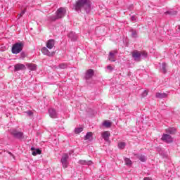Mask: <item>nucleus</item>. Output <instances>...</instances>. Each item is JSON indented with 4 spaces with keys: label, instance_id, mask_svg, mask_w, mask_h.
I'll use <instances>...</instances> for the list:
<instances>
[{
    "label": "nucleus",
    "instance_id": "nucleus-7",
    "mask_svg": "<svg viewBox=\"0 0 180 180\" xmlns=\"http://www.w3.org/2000/svg\"><path fill=\"white\" fill-rule=\"evenodd\" d=\"M61 163L63 165V168H67L68 167V155L65 154L62 156Z\"/></svg>",
    "mask_w": 180,
    "mask_h": 180
},
{
    "label": "nucleus",
    "instance_id": "nucleus-4",
    "mask_svg": "<svg viewBox=\"0 0 180 180\" xmlns=\"http://www.w3.org/2000/svg\"><path fill=\"white\" fill-rule=\"evenodd\" d=\"M24 46L25 44L23 42H17L14 44L11 49L13 54H19V53L23 50Z\"/></svg>",
    "mask_w": 180,
    "mask_h": 180
},
{
    "label": "nucleus",
    "instance_id": "nucleus-33",
    "mask_svg": "<svg viewBox=\"0 0 180 180\" xmlns=\"http://www.w3.org/2000/svg\"><path fill=\"white\" fill-rule=\"evenodd\" d=\"M25 13H26V8L21 11V13H20V18H22V16H23Z\"/></svg>",
    "mask_w": 180,
    "mask_h": 180
},
{
    "label": "nucleus",
    "instance_id": "nucleus-22",
    "mask_svg": "<svg viewBox=\"0 0 180 180\" xmlns=\"http://www.w3.org/2000/svg\"><path fill=\"white\" fill-rule=\"evenodd\" d=\"M160 71L163 72V74H165L167 72V63H162V65L160 67Z\"/></svg>",
    "mask_w": 180,
    "mask_h": 180
},
{
    "label": "nucleus",
    "instance_id": "nucleus-24",
    "mask_svg": "<svg viewBox=\"0 0 180 180\" xmlns=\"http://www.w3.org/2000/svg\"><path fill=\"white\" fill-rule=\"evenodd\" d=\"M130 32L131 33V37H133L134 39H137L138 37L137 31H136V30L131 29L130 30Z\"/></svg>",
    "mask_w": 180,
    "mask_h": 180
},
{
    "label": "nucleus",
    "instance_id": "nucleus-35",
    "mask_svg": "<svg viewBox=\"0 0 180 180\" xmlns=\"http://www.w3.org/2000/svg\"><path fill=\"white\" fill-rule=\"evenodd\" d=\"M27 114L28 115V116H32L33 115V112L29 110L27 112Z\"/></svg>",
    "mask_w": 180,
    "mask_h": 180
},
{
    "label": "nucleus",
    "instance_id": "nucleus-9",
    "mask_svg": "<svg viewBox=\"0 0 180 180\" xmlns=\"http://www.w3.org/2000/svg\"><path fill=\"white\" fill-rule=\"evenodd\" d=\"M26 70V65L22 63H17L14 65V71H24Z\"/></svg>",
    "mask_w": 180,
    "mask_h": 180
},
{
    "label": "nucleus",
    "instance_id": "nucleus-17",
    "mask_svg": "<svg viewBox=\"0 0 180 180\" xmlns=\"http://www.w3.org/2000/svg\"><path fill=\"white\" fill-rule=\"evenodd\" d=\"M54 44H55L54 39H49L46 42V47H47V49H49V50H51V49H53V47H54Z\"/></svg>",
    "mask_w": 180,
    "mask_h": 180
},
{
    "label": "nucleus",
    "instance_id": "nucleus-1",
    "mask_svg": "<svg viewBox=\"0 0 180 180\" xmlns=\"http://www.w3.org/2000/svg\"><path fill=\"white\" fill-rule=\"evenodd\" d=\"M92 6V2L91 0H77L74 6L76 12H82L85 11L86 13L91 12V8Z\"/></svg>",
    "mask_w": 180,
    "mask_h": 180
},
{
    "label": "nucleus",
    "instance_id": "nucleus-30",
    "mask_svg": "<svg viewBox=\"0 0 180 180\" xmlns=\"http://www.w3.org/2000/svg\"><path fill=\"white\" fill-rule=\"evenodd\" d=\"M59 68L64 70L65 68H67V64L65 63H61L59 65Z\"/></svg>",
    "mask_w": 180,
    "mask_h": 180
},
{
    "label": "nucleus",
    "instance_id": "nucleus-36",
    "mask_svg": "<svg viewBox=\"0 0 180 180\" xmlns=\"http://www.w3.org/2000/svg\"><path fill=\"white\" fill-rule=\"evenodd\" d=\"M178 29L180 30V25L178 26Z\"/></svg>",
    "mask_w": 180,
    "mask_h": 180
},
{
    "label": "nucleus",
    "instance_id": "nucleus-31",
    "mask_svg": "<svg viewBox=\"0 0 180 180\" xmlns=\"http://www.w3.org/2000/svg\"><path fill=\"white\" fill-rule=\"evenodd\" d=\"M148 95V91H147V90H145L143 93H142V96L143 98H145V96H147Z\"/></svg>",
    "mask_w": 180,
    "mask_h": 180
},
{
    "label": "nucleus",
    "instance_id": "nucleus-28",
    "mask_svg": "<svg viewBox=\"0 0 180 180\" xmlns=\"http://www.w3.org/2000/svg\"><path fill=\"white\" fill-rule=\"evenodd\" d=\"M103 124V126H105V127H110V126H112V122L109 121H105Z\"/></svg>",
    "mask_w": 180,
    "mask_h": 180
},
{
    "label": "nucleus",
    "instance_id": "nucleus-29",
    "mask_svg": "<svg viewBox=\"0 0 180 180\" xmlns=\"http://www.w3.org/2000/svg\"><path fill=\"white\" fill-rule=\"evenodd\" d=\"M165 13V15H176V11H167Z\"/></svg>",
    "mask_w": 180,
    "mask_h": 180
},
{
    "label": "nucleus",
    "instance_id": "nucleus-26",
    "mask_svg": "<svg viewBox=\"0 0 180 180\" xmlns=\"http://www.w3.org/2000/svg\"><path fill=\"white\" fill-rule=\"evenodd\" d=\"M92 139V132H88L84 136V140H91Z\"/></svg>",
    "mask_w": 180,
    "mask_h": 180
},
{
    "label": "nucleus",
    "instance_id": "nucleus-14",
    "mask_svg": "<svg viewBox=\"0 0 180 180\" xmlns=\"http://www.w3.org/2000/svg\"><path fill=\"white\" fill-rule=\"evenodd\" d=\"M69 39H71L72 41H77V39H78V36L75 32H71L68 34Z\"/></svg>",
    "mask_w": 180,
    "mask_h": 180
},
{
    "label": "nucleus",
    "instance_id": "nucleus-10",
    "mask_svg": "<svg viewBox=\"0 0 180 180\" xmlns=\"http://www.w3.org/2000/svg\"><path fill=\"white\" fill-rule=\"evenodd\" d=\"M101 137L105 141L109 143V138L110 137V132L105 131L101 133Z\"/></svg>",
    "mask_w": 180,
    "mask_h": 180
},
{
    "label": "nucleus",
    "instance_id": "nucleus-27",
    "mask_svg": "<svg viewBox=\"0 0 180 180\" xmlns=\"http://www.w3.org/2000/svg\"><path fill=\"white\" fill-rule=\"evenodd\" d=\"M83 130H84V128L82 127L75 128V134H79V133L83 131Z\"/></svg>",
    "mask_w": 180,
    "mask_h": 180
},
{
    "label": "nucleus",
    "instance_id": "nucleus-11",
    "mask_svg": "<svg viewBox=\"0 0 180 180\" xmlns=\"http://www.w3.org/2000/svg\"><path fill=\"white\" fill-rule=\"evenodd\" d=\"M41 53L48 57H53L54 56V52H50V51H49L46 47H43L41 49Z\"/></svg>",
    "mask_w": 180,
    "mask_h": 180
},
{
    "label": "nucleus",
    "instance_id": "nucleus-18",
    "mask_svg": "<svg viewBox=\"0 0 180 180\" xmlns=\"http://www.w3.org/2000/svg\"><path fill=\"white\" fill-rule=\"evenodd\" d=\"M26 67H27V68L30 69V71H36L37 68V65L34 63H27Z\"/></svg>",
    "mask_w": 180,
    "mask_h": 180
},
{
    "label": "nucleus",
    "instance_id": "nucleus-2",
    "mask_svg": "<svg viewBox=\"0 0 180 180\" xmlns=\"http://www.w3.org/2000/svg\"><path fill=\"white\" fill-rule=\"evenodd\" d=\"M67 13V9L64 7H60L56 11L55 15H50L48 17V20L50 22H56L60 19H63Z\"/></svg>",
    "mask_w": 180,
    "mask_h": 180
},
{
    "label": "nucleus",
    "instance_id": "nucleus-19",
    "mask_svg": "<svg viewBox=\"0 0 180 180\" xmlns=\"http://www.w3.org/2000/svg\"><path fill=\"white\" fill-rule=\"evenodd\" d=\"M79 164L81 165H92V161L91 160H79Z\"/></svg>",
    "mask_w": 180,
    "mask_h": 180
},
{
    "label": "nucleus",
    "instance_id": "nucleus-32",
    "mask_svg": "<svg viewBox=\"0 0 180 180\" xmlns=\"http://www.w3.org/2000/svg\"><path fill=\"white\" fill-rule=\"evenodd\" d=\"M107 69L109 70V72H112V71H113V68L112 65H108Z\"/></svg>",
    "mask_w": 180,
    "mask_h": 180
},
{
    "label": "nucleus",
    "instance_id": "nucleus-12",
    "mask_svg": "<svg viewBox=\"0 0 180 180\" xmlns=\"http://www.w3.org/2000/svg\"><path fill=\"white\" fill-rule=\"evenodd\" d=\"M94 74H95V72L94 71V70L92 69L87 70L85 75L86 79H91V78L94 77Z\"/></svg>",
    "mask_w": 180,
    "mask_h": 180
},
{
    "label": "nucleus",
    "instance_id": "nucleus-15",
    "mask_svg": "<svg viewBox=\"0 0 180 180\" xmlns=\"http://www.w3.org/2000/svg\"><path fill=\"white\" fill-rule=\"evenodd\" d=\"M165 132L167 134L174 135V134H176V129L175 127H169L165 129Z\"/></svg>",
    "mask_w": 180,
    "mask_h": 180
},
{
    "label": "nucleus",
    "instance_id": "nucleus-5",
    "mask_svg": "<svg viewBox=\"0 0 180 180\" xmlns=\"http://www.w3.org/2000/svg\"><path fill=\"white\" fill-rule=\"evenodd\" d=\"M10 133L11 136H13L15 139H18V140H23V139H25V135L22 131L12 129L10 131Z\"/></svg>",
    "mask_w": 180,
    "mask_h": 180
},
{
    "label": "nucleus",
    "instance_id": "nucleus-23",
    "mask_svg": "<svg viewBox=\"0 0 180 180\" xmlns=\"http://www.w3.org/2000/svg\"><path fill=\"white\" fill-rule=\"evenodd\" d=\"M137 158L142 162H146V161L147 160V158H146V155H137Z\"/></svg>",
    "mask_w": 180,
    "mask_h": 180
},
{
    "label": "nucleus",
    "instance_id": "nucleus-20",
    "mask_svg": "<svg viewBox=\"0 0 180 180\" xmlns=\"http://www.w3.org/2000/svg\"><path fill=\"white\" fill-rule=\"evenodd\" d=\"M31 150L32 151V155L34 156L41 154V150L40 149H34V148H31Z\"/></svg>",
    "mask_w": 180,
    "mask_h": 180
},
{
    "label": "nucleus",
    "instance_id": "nucleus-3",
    "mask_svg": "<svg viewBox=\"0 0 180 180\" xmlns=\"http://www.w3.org/2000/svg\"><path fill=\"white\" fill-rule=\"evenodd\" d=\"M131 54L134 61H141V58H147L148 56L146 51H139L134 50Z\"/></svg>",
    "mask_w": 180,
    "mask_h": 180
},
{
    "label": "nucleus",
    "instance_id": "nucleus-37",
    "mask_svg": "<svg viewBox=\"0 0 180 180\" xmlns=\"http://www.w3.org/2000/svg\"><path fill=\"white\" fill-rule=\"evenodd\" d=\"M9 154H11V155H12V153H10Z\"/></svg>",
    "mask_w": 180,
    "mask_h": 180
},
{
    "label": "nucleus",
    "instance_id": "nucleus-8",
    "mask_svg": "<svg viewBox=\"0 0 180 180\" xmlns=\"http://www.w3.org/2000/svg\"><path fill=\"white\" fill-rule=\"evenodd\" d=\"M116 54H117V50L110 51L108 55V60L112 62L116 61Z\"/></svg>",
    "mask_w": 180,
    "mask_h": 180
},
{
    "label": "nucleus",
    "instance_id": "nucleus-6",
    "mask_svg": "<svg viewBox=\"0 0 180 180\" xmlns=\"http://www.w3.org/2000/svg\"><path fill=\"white\" fill-rule=\"evenodd\" d=\"M161 140L162 141L167 143H172L174 141V139H172V136L168 134H163L162 135Z\"/></svg>",
    "mask_w": 180,
    "mask_h": 180
},
{
    "label": "nucleus",
    "instance_id": "nucleus-16",
    "mask_svg": "<svg viewBox=\"0 0 180 180\" xmlns=\"http://www.w3.org/2000/svg\"><path fill=\"white\" fill-rule=\"evenodd\" d=\"M168 97V94L167 93H160L158 92L155 94V98H158V99H164L165 98Z\"/></svg>",
    "mask_w": 180,
    "mask_h": 180
},
{
    "label": "nucleus",
    "instance_id": "nucleus-34",
    "mask_svg": "<svg viewBox=\"0 0 180 180\" xmlns=\"http://www.w3.org/2000/svg\"><path fill=\"white\" fill-rule=\"evenodd\" d=\"M131 22H136V15H132L131 17Z\"/></svg>",
    "mask_w": 180,
    "mask_h": 180
},
{
    "label": "nucleus",
    "instance_id": "nucleus-25",
    "mask_svg": "<svg viewBox=\"0 0 180 180\" xmlns=\"http://www.w3.org/2000/svg\"><path fill=\"white\" fill-rule=\"evenodd\" d=\"M125 148H126V143L124 142L118 143V148L120 150H124Z\"/></svg>",
    "mask_w": 180,
    "mask_h": 180
},
{
    "label": "nucleus",
    "instance_id": "nucleus-21",
    "mask_svg": "<svg viewBox=\"0 0 180 180\" xmlns=\"http://www.w3.org/2000/svg\"><path fill=\"white\" fill-rule=\"evenodd\" d=\"M124 160L125 162V165H127V167H131L133 162H131V160L129 158H124Z\"/></svg>",
    "mask_w": 180,
    "mask_h": 180
},
{
    "label": "nucleus",
    "instance_id": "nucleus-13",
    "mask_svg": "<svg viewBox=\"0 0 180 180\" xmlns=\"http://www.w3.org/2000/svg\"><path fill=\"white\" fill-rule=\"evenodd\" d=\"M48 112L49 113L50 117H51L52 119H57V111H56L54 108H49Z\"/></svg>",
    "mask_w": 180,
    "mask_h": 180
}]
</instances>
